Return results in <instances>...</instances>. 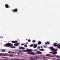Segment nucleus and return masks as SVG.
<instances>
[{
    "instance_id": "nucleus-1",
    "label": "nucleus",
    "mask_w": 60,
    "mask_h": 60,
    "mask_svg": "<svg viewBox=\"0 0 60 60\" xmlns=\"http://www.w3.org/2000/svg\"><path fill=\"white\" fill-rule=\"evenodd\" d=\"M5 47H12L13 44L11 43H7L4 45Z\"/></svg>"
},
{
    "instance_id": "nucleus-2",
    "label": "nucleus",
    "mask_w": 60,
    "mask_h": 60,
    "mask_svg": "<svg viewBox=\"0 0 60 60\" xmlns=\"http://www.w3.org/2000/svg\"><path fill=\"white\" fill-rule=\"evenodd\" d=\"M13 55H14L10 54L8 53H3V56H8L12 57V56H13Z\"/></svg>"
},
{
    "instance_id": "nucleus-3",
    "label": "nucleus",
    "mask_w": 60,
    "mask_h": 60,
    "mask_svg": "<svg viewBox=\"0 0 60 60\" xmlns=\"http://www.w3.org/2000/svg\"><path fill=\"white\" fill-rule=\"evenodd\" d=\"M50 49H51V50L52 51H55V49H54L53 47H50Z\"/></svg>"
},
{
    "instance_id": "nucleus-4",
    "label": "nucleus",
    "mask_w": 60,
    "mask_h": 60,
    "mask_svg": "<svg viewBox=\"0 0 60 60\" xmlns=\"http://www.w3.org/2000/svg\"><path fill=\"white\" fill-rule=\"evenodd\" d=\"M12 11H13V12H17L18 11V9L16 8L15 9L13 10Z\"/></svg>"
},
{
    "instance_id": "nucleus-5",
    "label": "nucleus",
    "mask_w": 60,
    "mask_h": 60,
    "mask_svg": "<svg viewBox=\"0 0 60 60\" xmlns=\"http://www.w3.org/2000/svg\"><path fill=\"white\" fill-rule=\"evenodd\" d=\"M14 45L15 46H16V47H17V46H18L19 45V44L18 43H15L14 44Z\"/></svg>"
},
{
    "instance_id": "nucleus-6",
    "label": "nucleus",
    "mask_w": 60,
    "mask_h": 60,
    "mask_svg": "<svg viewBox=\"0 0 60 60\" xmlns=\"http://www.w3.org/2000/svg\"><path fill=\"white\" fill-rule=\"evenodd\" d=\"M37 44H35L34 45V46H33V48H36L37 47Z\"/></svg>"
},
{
    "instance_id": "nucleus-7",
    "label": "nucleus",
    "mask_w": 60,
    "mask_h": 60,
    "mask_svg": "<svg viewBox=\"0 0 60 60\" xmlns=\"http://www.w3.org/2000/svg\"><path fill=\"white\" fill-rule=\"evenodd\" d=\"M58 45V44L56 43H54L53 44V46H54V47H57Z\"/></svg>"
},
{
    "instance_id": "nucleus-8",
    "label": "nucleus",
    "mask_w": 60,
    "mask_h": 60,
    "mask_svg": "<svg viewBox=\"0 0 60 60\" xmlns=\"http://www.w3.org/2000/svg\"><path fill=\"white\" fill-rule=\"evenodd\" d=\"M19 48L20 49H25V48L23 47H21L20 46H19Z\"/></svg>"
},
{
    "instance_id": "nucleus-9",
    "label": "nucleus",
    "mask_w": 60,
    "mask_h": 60,
    "mask_svg": "<svg viewBox=\"0 0 60 60\" xmlns=\"http://www.w3.org/2000/svg\"><path fill=\"white\" fill-rule=\"evenodd\" d=\"M54 52H53L52 54L53 55H56L57 53V51H54Z\"/></svg>"
},
{
    "instance_id": "nucleus-10",
    "label": "nucleus",
    "mask_w": 60,
    "mask_h": 60,
    "mask_svg": "<svg viewBox=\"0 0 60 60\" xmlns=\"http://www.w3.org/2000/svg\"><path fill=\"white\" fill-rule=\"evenodd\" d=\"M12 43H17V42H18V41H12Z\"/></svg>"
},
{
    "instance_id": "nucleus-11",
    "label": "nucleus",
    "mask_w": 60,
    "mask_h": 60,
    "mask_svg": "<svg viewBox=\"0 0 60 60\" xmlns=\"http://www.w3.org/2000/svg\"><path fill=\"white\" fill-rule=\"evenodd\" d=\"M27 53H29V52H31V50L30 49H28L27 50Z\"/></svg>"
},
{
    "instance_id": "nucleus-12",
    "label": "nucleus",
    "mask_w": 60,
    "mask_h": 60,
    "mask_svg": "<svg viewBox=\"0 0 60 60\" xmlns=\"http://www.w3.org/2000/svg\"><path fill=\"white\" fill-rule=\"evenodd\" d=\"M5 7H6V8H8L9 7V6L8 4L5 5Z\"/></svg>"
},
{
    "instance_id": "nucleus-13",
    "label": "nucleus",
    "mask_w": 60,
    "mask_h": 60,
    "mask_svg": "<svg viewBox=\"0 0 60 60\" xmlns=\"http://www.w3.org/2000/svg\"><path fill=\"white\" fill-rule=\"evenodd\" d=\"M36 53L37 54H42V52H37Z\"/></svg>"
},
{
    "instance_id": "nucleus-14",
    "label": "nucleus",
    "mask_w": 60,
    "mask_h": 60,
    "mask_svg": "<svg viewBox=\"0 0 60 60\" xmlns=\"http://www.w3.org/2000/svg\"><path fill=\"white\" fill-rule=\"evenodd\" d=\"M30 60H35V59L31 57L30 58Z\"/></svg>"
},
{
    "instance_id": "nucleus-15",
    "label": "nucleus",
    "mask_w": 60,
    "mask_h": 60,
    "mask_svg": "<svg viewBox=\"0 0 60 60\" xmlns=\"http://www.w3.org/2000/svg\"><path fill=\"white\" fill-rule=\"evenodd\" d=\"M35 59H38V58H40V57L39 56H35Z\"/></svg>"
},
{
    "instance_id": "nucleus-16",
    "label": "nucleus",
    "mask_w": 60,
    "mask_h": 60,
    "mask_svg": "<svg viewBox=\"0 0 60 60\" xmlns=\"http://www.w3.org/2000/svg\"><path fill=\"white\" fill-rule=\"evenodd\" d=\"M46 56H50V57L52 56L50 55V54H47L46 55Z\"/></svg>"
},
{
    "instance_id": "nucleus-17",
    "label": "nucleus",
    "mask_w": 60,
    "mask_h": 60,
    "mask_svg": "<svg viewBox=\"0 0 60 60\" xmlns=\"http://www.w3.org/2000/svg\"><path fill=\"white\" fill-rule=\"evenodd\" d=\"M57 47H58L59 49H60V44H58L57 45Z\"/></svg>"
},
{
    "instance_id": "nucleus-18",
    "label": "nucleus",
    "mask_w": 60,
    "mask_h": 60,
    "mask_svg": "<svg viewBox=\"0 0 60 60\" xmlns=\"http://www.w3.org/2000/svg\"><path fill=\"white\" fill-rule=\"evenodd\" d=\"M6 50L4 49H2L1 50L2 52H5Z\"/></svg>"
},
{
    "instance_id": "nucleus-19",
    "label": "nucleus",
    "mask_w": 60,
    "mask_h": 60,
    "mask_svg": "<svg viewBox=\"0 0 60 60\" xmlns=\"http://www.w3.org/2000/svg\"><path fill=\"white\" fill-rule=\"evenodd\" d=\"M3 56V53H0V56Z\"/></svg>"
},
{
    "instance_id": "nucleus-20",
    "label": "nucleus",
    "mask_w": 60,
    "mask_h": 60,
    "mask_svg": "<svg viewBox=\"0 0 60 60\" xmlns=\"http://www.w3.org/2000/svg\"><path fill=\"white\" fill-rule=\"evenodd\" d=\"M40 51H44V49H39Z\"/></svg>"
},
{
    "instance_id": "nucleus-21",
    "label": "nucleus",
    "mask_w": 60,
    "mask_h": 60,
    "mask_svg": "<svg viewBox=\"0 0 60 60\" xmlns=\"http://www.w3.org/2000/svg\"><path fill=\"white\" fill-rule=\"evenodd\" d=\"M20 59H13V60H19Z\"/></svg>"
},
{
    "instance_id": "nucleus-22",
    "label": "nucleus",
    "mask_w": 60,
    "mask_h": 60,
    "mask_svg": "<svg viewBox=\"0 0 60 60\" xmlns=\"http://www.w3.org/2000/svg\"><path fill=\"white\" fill-rule=\"evenodd\" d=\"M38 45L41 44V42H40V41H39L38 42Z\"/></svg>"
},
{
    "instance_id": "nucleus-23",
    "label": "nucleus",
    "mask_w": 60,
    "mask_h": 60,
    "mask_svg": "<svg viewBox=\"0 0 60 60\" xmlns=\"http://www.w3.org/2000/svg\"><path fill=\"white\" fill-rule=\"evenodd\" d=\"M19 52H20V53H22L23 51H21V50H19Z\"/></svg>"
},
{
    "instance_id": "nucleus-24",
    "label": "nucleus",
    "mask_w": 60,
    "mask_h": 60,
    "mask_svg": "<svg viewBox=\"0 0 60 60\" xmlns=\"http://www.w3.org/2000/svg\"><path fill=\"white\" fill-rule=\"evenodd\" d=\"M57 50H58L57 49H54V51H57Z\"/></svg>"
},
{
    "instance_id": "nucleus-25",
    "label": "nucleus",
    "mask_w": 60,
    "mask_h": 60,
    "mask_svg": "<svg viewBox=\"0 0 60 60\" xmlns=\"http://www.w3.org/2000/svg\"><path fill=\"white\" fill-rule=\"evenodd\" d=\"M32 42L33 43H34V42H35L36 41L35 40H33L32 41Z\"/></svg>"
},
{
    "instance_id": "nucleus-26",
    "label": "nucleus",
    "mask_w": 60,
    "mask_h": 60,
    "mask_svg": "<svg viewBox=\"0 0 60 60\" xmlns=\"http://www.w3.org/2000/svg\"><path fill=\"white\" fill-rule=\"evenodd\" d=\"M27 46V45H24V47L25 48H26Z\"/></svg>"
},
{
    "instance_id": "nucleus-27",
    "label": "nucleus",
    "mask_w": 60,
    "mask_h": 60,
    "mask_svg": "<svg viewBox=\"0 0 60 60\" xmlns=\"http://www.w3.org/2000/svg\"><path fill=\"white\" fill-rule=\"evenodd\" d=\"M28 42H30L31 41V40L30 39H28Z\"/></svg>"
},
{
    "instance_id": "nucleus-28",
    "label": "nucleus",
    "mask_w": 60,
    "mask_h": 60,
    "mask_svg": "<svg viewBox=\"0 0 60 60\" xmlns=\"http://www.w3.org/2000/svg\"><path fill=\"white\" fill-rule=\"evenodd\" d=\"M8 53H14V52H10V51H8Z\"/></svg>"
},
{
    "instance_id": "nucleus-29",
    "label": "nucleus",
    "mask_w": 60,
    "mask_h": 60,
    "mask_svg": "<svg viewBox=\"0 0 60 60\" xmlns=\"http://www.w3.org/2000/svg\"><path fill=\"white\" fill-rule=\"evenodd\" d=\"M56 57H57V58H59L60 59V56H56Z\"/></svg>"
},
{
    "instance_id": "nucleus-30",
    "label": "nucleus",
    "mask_w": 60,
    "mask_h": 60,
    "mask_svg": "<svg viewBox=\"0 0 60 60\" xmlns=\"http://www.w3.org/2000/svg\"><path fill=\"white\" fill-rule=\"evenodd\" d=\"M47 44L48 45H49V44H50V43L49 42H47Z\"/></svg>"
},
{
    "instance_id": "nucleus-31",
    "label": "nucleus",
    "mask_w": 60,
    "mask_h": 60,
    "mask_svg": "<svg viewBox=\"0 0 60 60\" xmlns=\"http://www.w3.org/2000/svg\"><path fill=\"white\" fill-rule=\"evenodd\" d=\"M33 44H31L30 45V47H33Z\"/></svg>"
},
{
    "instance_id": "nucleus-32",
    "label": "nucleus",
    "mask_w": 60,
    "mask_h": 60,
    "mask_svg": "<svg viewBox=\"0 0 60 60\" xmlns=\"http://www.w3.org/2000/svg\"><path fill=\"white\" fill-rule=\"evenodd\" d=\"M43 58H44V59H45V58H47V57H46L43 56Z\"/></svg>"
},
{
    "instance_id": "nucleus-33",
    "label": "nucleus",
    "mask_w": 60,
    "mask_h": 60,
    "mask_svg": "<svg viewBox=\"0 0 60 60\" xmlns=\"http://www.w3.org/2000/svg\"><path fill=\"white\" fill-rule=\"evenodd\" d=\"M35 53H34V52H31V54H35Z\"/></svg>"
},
{
    "instance_id": "nucleus-34",
    "label": "nucleus",
    "mask_w": 60,
    "mask_h": 60,
    "mask_svg": "<svg viewBox=\"0 0 60 60\" xmlns=\"http://www.w3.org/2000/svg\"><path fill=\"white\" fill-rule=\"evenodd\" d=\"M23 51H25V52H27V51L25 50H23Z\"/></svg>"
},
{
    "instance_id": "nucleus-35",
    "label": "nucleus",
    "mask_w": 60,
    "mask_h": 60,
    "mask_svg": "<svg viewBox=\"0 0 60 60\" xmlns=\"http://www.w3.org/2000/svg\"><path fill=\"white\" fill-rule=\"evenodd\" d=\"M45 45H47V42H45Z\"/></svg>"
},
{
    "instance_id": "nucleus-36",
    "label": "nucleus",
    "mask_w": 60,
    "mask_h": 60,
    "mask_svg": "<svg viewBox=\"0 0 60 60\" xmlns=\"http://www.w3.org/2000/svg\"><path fill=\"white\" fill-rule=\"evenodd\" d=\"M11 48H15V47L14 46H13L11 47Z\"/></svg>"
},
{
    "instance_id": "nucleus-37",
    "label": "nucleus",
    "mask_w": 60,
    "mask_h": 60,
    "mask_svg": "<svg viewBox=\"0 0 60 60\" xmlns=\"http://www.w3.org/2000/svg\"><path fill=\"white\" fill-rule=\"evenodd\" d=\"M20 53L19 52H18L17 53V54L18 55H20Z\"/></svg>"
},
{
    "instance_id": "nucleus-38",
    "label": "nucleus",
    "mask_w": 60,
    "mask_h": 60,
    "mask_svg": "<svg viewBox=\"0 0 60 60\" xmlns=\"http://www.w3.org/2000/svg\"><path fill=\"white\" fill-rule=\"evenodd\" d=\"M44 48H47V46H44Z\"/></svg>"
},
{
    "instance_id": "nucleus-39",
    "label": "nucleus",
    "mask_w": 60,
    "mask_h": 60,
    "mask_svg": "<svg viewBox=\"0 0 60 60\" xmlns=\"http://www.w3.org/2000/svg\"><path fill=\"white\" fill-rule=\"evenodd\" d=\"M40 46H38V49H40Z\"/></svg>"
},
{
    "instance_id": "nucleus-40",
    "label": "nucleus",
    "mask_w": 60,
    "mask_h": 60,
    "mask_svg": "<svg viewBox=\"0 0 60 60\" xmlns=\"http://www.w3.org/2000/svg\"><path fill=\"white\" fill-rule=\"evenodd\" d=\"M28 54H29V55H30L31 54V53H30V52H28Z\"/></svg>"
},
{
    "instance_id": "nucleus-41",
    "label": "nucleus",
    "mask_w": 60,
    "mask_h": 60,
    "mask_svg": "<svg viewBox=\"0 0 60 60\" xmlns=\"http://www.w3.org/2000/svg\"><path fill=\"white\" fill-rule=\"evenodd\" d=\"M23 45H24V44H21V46H23Z\"/></svg>"
},
{
    "instance_id": "nucleus-42",
    "label": "nucleus",
    "mask_w": 60,
    "mask_h": 60,
    "mask_svg": "<svg viewBox=\"0 0 60 60\" xmlns=\"http://www.w3.org/2000/svg\"><path fill=\"white\" fill-rule=\"evenodd\" d=\"M41 49H43V47L42 46H41Z\"/></svg>"
},
{
    "instance_id": "nucleus-43",
    "label": "nucleus",
    "mask_w": 60,
    "mask_h": 60,
    "mask_svg": "<svg viewBox=\"0 0 60 60\" xmlns=\"http://www.w3.org/2000/svg\"><path fill=\"white\" fill-rule=\"evenodd\" d=\"M49 53H50L51 54H52V53H53V52H50Z\"/></svg>"
},
{
    "instance_id": "nucleus-44",
    "label": "nucleus",
    "mask_w": 60,
    "mask_h": 60,
    "mask_svg": "<svg viewBox=\"0 0 60 60\" xmlns=\"http://www.w3.org/2000/svg\"><path fill=\"white\" fill-rule=\"evenodd\" d=\"M56 60H60V59H56Z\"/></svg>"
},
{
    "instance_id": "nucleus-45",
    "label": "nucleus",
    "mask_w": 60,
    "mask_h": 60,
    "mask_svg": "<svg viewBox=\"0 0 60 60\" xmlns=\"http://www.w3.org/2000/svg\"><path fill=\"white\" fill-rule=\"evenodd\" d=\"M5 60V59H4V60Z\"/></svg>"
},
{
    "instance_id": "nucleus-46",
    "label": "nucleus",
    "mask_w": 60,
    "mask_h": 60,
    "mask_svg": "<svg viewBox=\"0 0 60 60\" xmlns=\"http://www.w3.org/2000/svg\"><path fill=\"white\" fill-rule=\"evenodd\" d=\"M0 38H1V36H0Z\"/></svg>"
}]
</instances>
